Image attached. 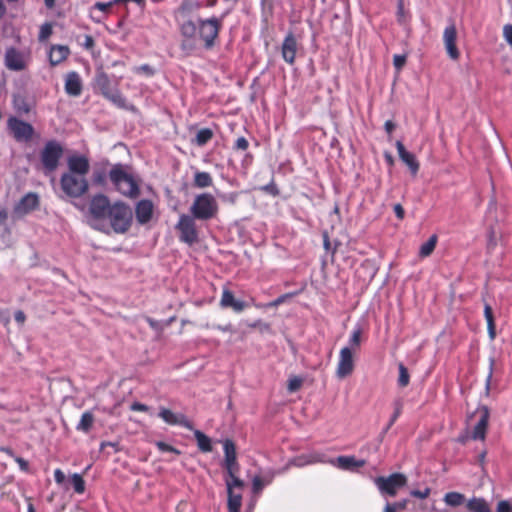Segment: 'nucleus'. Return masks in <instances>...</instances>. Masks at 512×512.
Returning <instances> with one entry per match:
<instances>
[{"label": "nucleus", "instance_id": "obj_42", "mask_svg": "<svg viewBox=\"0 0 512 512\" xmlns=\"http://www.w3.org/2000/svg\"><path fill=\"white\" fill-rule=\"evenodd\" d=\"M105 98L120 108H124L126 106V99L119 91L111 92Z\"/></svg>", "mask_w": 512, "mask_h": 512}, {"label": "nucleus", "instance_id": "obj_44", "mask_svg": "<svg viewBox=\"0 0 512 512\" xmlns=\"http://www.w3.org/2000/svg\"><path fill=\"white\" fill-rule=\"evenodd\" d=\"M52 32H53L52 24L49 22L44 23L40 27V32H39V36H38L39 41L47 40L52 35Z\"/></svg>", "mask_w": 512, "mask_h": 512}, {"label": "nucleus", "instance_id": "obj_48", "mask_svg": "<svg viewBox=\"0 0 512 512\" xmlns=\"http://www.w3.org/2000/svg\"><path fill=\"white\" fill-rule=\"evenodd\" d=\"M406 60H407L406 55L395 54L393 56V65H394L395 69L397 71L402 70V68L406 64Z\"/></svg>", "mask_w": 512, "mask_h": 512}, {"label": "nucleus", "instance_id": "obj_11", "mask_svg": "<svg viewBox=\"0 0 512 512\" xmlns=\"http://www.w3.org/2000/svg\"><path fill=\"white\" fill-rule=\"evenodd\" d=\"M40 206V198L37 193H26L13 207V216L22 218L27 214L37 210Z\"/></svg>", "mask_w": 512, "mask_h": 512}, {"label": "nucleus", "instance_id": "obj_41", "mask_svg": "<svg viewBox=\"0 0 512 512\" xmlns=\"http://www.w3.org/2000/svg\"><path fill=\"white\" fill-rule=\"evenodd\" d=\"M107 179V173L105 169H97L92 174V181L95 185L105 186Z\"/></svg>", "mask_w": 512, "mask_h": 512}, {"label": "nucleus", "instance_id": "obj_27", "mask_svg": "<svg viewBox=\"0 0 512 512\" xmlns=\"http://www.w3.org/2000/svg\"><path fill=\"white\" fill-rule=\"evenodd\" d=\"M95 86L100 90L101 94L106 97L111 93V81L107 73L100 71L95 76Z\"/></svg>", "mask_w": 512, "mask_h": 512}, {"label": "nucleus", "instance_id": "obj_51", "mask_svg": "<svg viewBox=\"0 0 512 512\" xmlns=\"http://www.w3.org/2000/svg\"><path fill=\"white\" fill-rule=\"evenodd\" d=\"M322 238H323L324 249L327 252L331 251L332 255H334L336 253V248H333V249L331 248V242H330L329 234L327 231H323Z\"/></svg>", "mask_w": 512, "mask_h": 512}, {"label": "nucleus", "instance_id": "obj_10", "mask_svg": "<svg viewBox=\"0 0 512 512\" xmlns=\"http://www.w3.org/2000/svg\"><path fill=\"white\" fill-rule=\"evenodd\" d=\"M112 204L109 198L102 194L94 195L89 202V213L94 220L102 221L107 219Z\"/></svg>", "mask_w": 512, "mask_h": 512}, {"label": "nucleus", "instance_id": "obj_8", "mask_svg": "<svg viewBox=\"0 0 512 512\" xmlns=\"http://www.w3.org/2000/svg\"><path fill=\"white\" fill-rule=\"evenodd\" d=\"M196 218L190 214H182L175 226L179 232V240L188 245H193L198 241V231L196 228Z\"/></svg>", "mask_w": 512, "mask_h": 512}, {"label": "nucleus", "instance_id": "obj_47", "mask_svg": "<svg viewBox=\"0 0 512 512\" xmlns=\"http://www.w3.org/2000/svg\"><path fill=\"white\" fill-rule=\"evenodd\" d=\"M248 327L251 329L258 328L261 332H269L271 330V326L269 323H265L262 320L258 319L252 323L248 324Z\"/></svg>", "mask_w": 512, "mask_h": 512}, {"label": "nucleus", "instance_id": "obj_54", "mask_svg": "<svg viewBox=\"0 0 512 512\" xmlns=\"http://www.w3.org/2000/svg\"><path fill=\"white\" fill-rule=\"evenodd\" d=\"M503 36L508 44L512 47V25L506 24L503 27Z\"/></svg>", "mask_w": 512, "mask_h": 512}, {"label": "nucleus", "instance_id": "obj_38", "mask_svg": "<svg viewBox=\"0 0 512 512\" xmlns=\"http://www.w3.org/2000/svg\"><path fill=\"white\" fill-rule=\"evenodd\" d=\"M70 482L73 486L75 493L83 494L85 492V489H86L85 480L83 479V477L80 474L74 473L70 477Z\"/></svg>", "mask_w": 512, "mask_h": 512}, {"label": "nucleus", "instance_id": "obj_33", "mask_svg": "<svg viewBox=\"0 0 512 512\" xmlns=\"http://www.w3.org/2000/svg\"><path fill=\"white\" fill-rule=\"evenodd\" d=\"M443 500L446 505L451 507H458L463 504L466 505L467 502L465 495L460 492H448L444 495Z\"/></svg>", "mask_w": 512, "mask_h": 512}, {"label": "nucleus", "instance_id": "obj_57", "mask_svg": "<svg viewBox=\"0 0 512 512\" xmlns=\"http://www.w3.org/2000/svg\"><path fill=\"white\" fill-rule=\"evenodd\" d=\"M82 46L86 50H92L94 48V46H95L94 38L91 35H85L84 42H83Z\"/></svg>", "mask_w": 512, "mask_h": 512}, {"label": "nucleus", "instance_id": "obj_22", "mask_svg": "<svg viewBox=\"0 0 512 512\" xmlns=\"http://www.w3.org/2000/svg\"><path fill=\"white\" fill-rule=\"evenodd\" d=\"M65 92L72 97H77L82 93V80L76 71H71L65 76Z\"/></svg>", "mask_w": 512, "mask_h": 512}, {"label": "nucleus", "instance_id": "obj_6", "mask_svg": "<svg viewBox=\"0 0 512 512\" xmlns=\"http://www.w3.org/2000/svg\"><path fill=\"white\" fill-rule=\"evenodd\" d=\"M63 155L62 146L55 140L48 141L41 151L40 158L46 172H53L57 169Z\"/></svg>", "mask_w": 512, "mask_h": 512}, {"label": "nucleus", "instance_id": "obj_37", "mask_svg": "<svg viewBox=\"0 0 512 512\" xmlns=\"http://www.w3.org/2000/svg\"><path fill=\"white\" fill-rule=\"evenodd\" d=\"M213 131L209 128L200 129L195 138V142L198 146H204L213 138Z\"/></svg>", "mask_w": 512, "mask_h": 512}, {"label": "nucleus", "instance_id": "obj_2", "mask_svg": "<svg viewBox=\"0 0 512 512\" xmlns=\"http://www.w3.org/2000/svg\"><path fill=\"white\" fill-rule=\"evenodd\" d=\"M108 177L114 188L122 196L136 199L140 195V184L135 176L128 172V166L117 163L112 166Z\"/></svg>", "mask_w": 512, "mask_h": 512}, {"label": "nucleus", "instance_id": "obj_60", "mask_svg": "<svg viewBox=\"0 0 512 512\" xmlns=\"http://www.w3.org/2000/svg\"><path fill=\"white\" fill-rule=\"evenodd\" d=\"M393 210H394V213L396 215V217L399 219V220H403L404 217H405V210L403 208V206L399 203L395 204L393 206Z\"/></svg>", "mask_w": 512, "mask_h": 512}, {"label": "nucleus", "instance_id": "obj_1", "mask_svg": "<svg viewBox=\"0 0 512 512\" xmlns=\"http://www.w3.org/2000/svg\"><path fill=\"white\" fill-rule=\"evenodd\" d=\"M223 18L224 16L220 18L213 16L206 19L199 18L196 22L192 20L184 21L179 28L183 37L180 45L181 50L187 54L194 51L196 37L203 43L206 50H211L218 41L223 26Z\"/></svg>", "mask_w": 512, "mask_h": 512}, {"label": "nucleus", "instance_id": "obj_25", "mask_svg": "<svg viewBox=\"0 0 512 512\" xmlns=\"http://www.w3.org/2000/svg\"><path fill=\"white\" fill-rule=\"evenodd\" d=\"M70 55V49L66 45H52L49 52V63L57 66L64 62Z\"/></svg>", "mask_w": 512, "mask_h": 512}, {"label": "nucleus", "instance_id": "obj_58", "mask_svg": "<svg viewBox=\"0 0 512 512\" xmlns=\"http://www.w3.org/2000/svg\"><path fill=\"white\" fill-rule=\"evenodd\" d=\"M262 190L273 195V196L279 195V189L277 188V186L274 183L265 185L264 187H262Z\"/></svg>", "mask_w": 512, "mask_h": 512}, {"label": "nucleus", "instance_id": "obj_46", "mask_svg": "<svg viewBox=\"0 0 512 512\" xmlns=\"http://www.w3.org/2000/svg\"><path fill=\"white\" fill-rule=\"evenodd\" d=\"M156 447L161 452H171V453H175L177 455L181 454L180 450H178L177 448H175L172 445L165 443L163 441L156 442Z\"/></svg>", "mask_w": 512, "mask_h": 512}, {"label": "nucleus", "instance_id": "obj_4", "mask_svg": "<svg viewBox=\"0 0 512 512\" xmlns=\"http://www.w3.org/2000/svg\"><path fill=\"white\" fill-rule=\"evenodd\" d=\"M107 219L114 232L125 233L131 226L132 211L124 202L116 201L112 204Z\"/></svg>", "mask_w": 512, "mask_h": 512}, {"label": "nucleus", "instance_id": "obj_56", "mask_svg": "<svg viewBox=\"0 0 512 512\" xmlns=\"http://www.w3.org/2000/svg\"><path fill=\"white\" fill-rule=\"evenodd\" d=\"M137 72L143 73L147 76H153L155 70L148 64H143L137 68Z\"/></svg>", "mask_w": 512, "mask_h": 512}, {"label": "nucleus", "instance_id": "obj_39", "mask_svg": "<svg viewBox=\"0 0 512 512\" xmlns=\"http://www.w3.org/2000/svg\"><path fill=\"white\" fill-rule=\"evenodd\" d=\"M399 377H398V386L404 388L409 385L410 375L408 369L405 367L403 363H399L398 365Z\"/></svg>", "mask_w": 512, "mask_h": 512}, {"label": "nucleus", "instance_id": "obj_40", "mask_svg": "<svg viewBox=\"0 0 512 512\" xmlns=\"http://www.w3.org/2000/svg\"><path fill=\"white\" fill-rule=\"evenodd\" d=\"M225 483L227 486V492L234 491V488L242 489L244 487V481L241 480L238 475L226 477Z\"/></svg>", "mask_w": 512, "mask_h": 512}, {"label": "nucleus", "instance_id": "obj_61", "mask_svg": "<svg viewBox=\"0 0 512 512\" xmlns=\"http://www.w3.org/2000/svg\"><path fill=\"white\" fill-rule=\"evenodd\" d=\"M14 460L16 461V463L19 465L20 469L24 472H27L29 470V463L27 460H25L24 458L22 457H19V456H16L14 458Z\"/></svg>", "mask_w": 512, "mask_h": 512}, {"label": "nucleus", "instance_id": "obj_12", "mask_svg": "<svg viewBox=\"0 0 512 512\" xmlns=\"http://www.w3.org/2000/svg\"><path fill=\"white\" fill-rule=\"evenodd\" d=\"M224 464L227 477L236 476L240 473V464L237 460L235 443L231 439H226L223 443Z\"/></svg>", "mask_w": 512, "mask_h": 512}, {"label": "nucleus", "instance_id": "obj_43", "mask_svg": "<svg viewBox=\"0 0 512 512\" xmlns=\"http://www.w3.org/2000/svg\"><path fill=\"white\" fill-rule=\"evenodd\" d=\"M402 408H403V405L400 401L395 402L394 413L392 414L390 421L387 424L384 432H387L393 426V424L397 421V419L399 418V416L402 413Z\"/></svg>", "mask_w": 512, "mask_h": 512}, {"label": "nucleus", "instance_id": "obj_9", "mask_svg": "<svg viewBox=\"0 0 512 512\" xmlns=\"http://www.w3.org/2000/svg\"><path fill=\"white\" fill-rule=\"evenodd\" d=\"M31 57L15 47H8L4 55V65L10 71H24L28 68Z\"/></svg>", "mask_w": 512, "mask_h": 512}, {"label": "nucleus", "instance_id": "obj_17", "mask_svg": "<svg viewBox=\"0 0 512 512\" xmlns=\"http://www.w3.org/2000/svg\"><path fill=\"white\" fill-rule=\"evenodd\" d=\"M219 305L223 309L231 308L234 312L240 313L251 305L242 300H237L231 290L223 288Z\"/></svg>", "mask_w": 512, "mask_h": 512}, {"label": "nucleus", "instance_id": "obj_23", "mask_svg": "<svg viewBox=\"0 0 512 512\" xmlns=\"http://www.w3.org/2000/svg\"><path fill=\"white\" fill-rule=\"evenodd\" d=\"M135 215L138 223L146 224L153 216V203L151 200H140L135 207Z\"/></svg>", "mask_w": 512, "mask_h": 512}, {"label": "nucleus", "instance_id": "obj_14", "mask_svg": "<svg viewBox=\"0 0 512 512\" xmlns=\"http://www.w3.org/2000/svg\"><path fill=\"white\" fill-rule=\"evenodd\" d=\"M354 351L351 348H342L339 353V360L336 368V375L343 379L354 371Z\"/></svg>", "mask_w": 512, "mask_h": 512}, {"label": "nucleus", "instance_id": "obj_52", "mask_svg": "<svg viewBox=\"0 0 512 512\" xmlns=\"http://www.w3.org/2000/svg\"><path fill=\"white\" fill-rule=\"evenodd\" d=\"M430 493H431V489L429 487H426L424 490H412L410 492L411 496L420 498V499H425V498L429 497Z\"/></svg>", "mask_w": 512, "mask_h": 512}, {"label": "nucleus", "instance_id": "obj_18", "mask_svg": "<svg viewBox=\"0 0 512 512\" xmlns=\"http://www.w3.org/2000/svg\"><path fill=\"white\" fill-rule=\"evenodd\" d=\"M476 414L479 416V419L473 429L472 438L474 440H484L488 428L490 412L486 406H481L476 410Z\"/></svg>", "mask_w": 512, "mask_h": 512}, {"label": "nucleus", "instance_id": "obj_31", "mask_svg": "<svg viewBox=\"0 0 512 512\" xmlns=\"http://www.w3.org/2000/svg\"><path fill=\"white\" fill-rule=\"evenodd\" d=\"M95 421V417L91 411H85L79 423L76 426V430L81 431L83 433H88L93 427Z\"/></svg>", "mask_w": 512, "mask_h": 512}, {"label": "nucleus", "instance_id": "obj_64", "mask_svg": "<svg viewBox=\"0 0 512 512\" xmlns=\"http://www.w3.org/2000/svg\"><path fill=\"white\" fill-rule=\"evenodd\" d=\"M391 505L395 508L396 511L404 510L408 505V500L404 499L398 502L391 503Z\"/></svg>", "mask_w": 512, "mask_h": 512}, {"label": "nucleus", "instance_id": "obj_53", "mask_svg": "<svg viewBox=\"0 0 512 512\" xmlns=\"http://www.w3.org/2000/svg\"><path fill=\"white\" fill-rule=\"evenodd\" d=\"M512 507L511 504L506 500H501L498 502L496 507V512H511Z\"/></svg>", "mask_w": 512, "mask_h": 512}, {"label": "nucleus", "instance_id": "obj_28", "mask_svg": "<svg viewBox=\"0 0 512 512\" xmlns=\"http://www.w3.org/2000/svg\"><path fill=\"white\" fill-rule=\"evenodd\" d=\"M298 293L299 292H290V293L282 294L279 297H277L275 300H273V301H271V302H269L267 304L256 303L255 299L251 298V305L256 307V308H273V307H278L279 305L285 303L288 299L298 295Z\"/></svg>", "mask_w": 512, "mask_h": 512}, {"label": "nucleus", "instance_id": "obj_45", "mask_svg": "<svg viewBox=\"0 0 512 512\" xmlns=\"http://www.w3.org/2000/svg\"><path fill=\"white\" fill-rule=\"evenodd\" d=\"M302 383H303L302 378H300L298 376H294L288 380L287 390L291 393L296 392L301 388Z\"/></svg>", "mask_w": 512, "mask_h": 512}, {"label": "nucleus", "instance_id": "obj_3", "mask_svg": "<svg viewBox=\"0 0 512 512\" xmlns=\"http://www.w3.org/2000/svg\"><path fill=\"white\" fill-rule=\"evenodd\" d=\"M219 205L211 193L205 192L195 196L191 206L190 215L200 221H208L217 217Z\"/></svg>", "mask_w": 512, "mask_h": 512}, {"label": "nucleus", "instance_id": "obj_35", "mask_svg": "<svg viewBox=\"0 0 512 512\" xmlns=\"http://www.w3.org/2000/svg\"><path fill=\"white\" fill-rule=\"evenodd\" d=\"M437 240L438 238L435 234L430 236V238L420 246L419 256L422 258L430 256L436 247Z\"/></svg>", "mask_w": 512, "mask_h": 512}, {"label": "nucleus", "instance_id": "obj_24", "mask_svg": "<svg viewBox=\"0 0 512 512\" xmlns=\"http://www.w3.org/2000/svg\"><path fill=\"white\" fill-rule=\"evenodd\" d=\"M117 3H114V0H111L107 3L104 2H96L91 7V19L95 23H101L103 19L110 13L111 8L116 5Z\"/></svg>", "mask_w": 512, "mask_h": 512}, {"label": "nucleus", "instance_id": "obj_49", "mask_svg": "<svg viewBox=\"0 0 512 512\" xmlns=\"http://www.w3.org/2000/svg\"><path fill=\"white\" fill-rule=\"evenodd\" d=\"M265 486L263 479L260 476H255L252 480V491L255 494L260 493Z\"/></svg>", "mask_w": 512, "mask_h": 512}, {"label": "nucleus", "instance_id": "obj_19", "mask_svg": "<svg viewBox=\"0 0 512 512\" xmlns=\"http://www.w3.org/2000/svg\"><path fill=\"white\" fill-rule=\"evenodd\" d=\"M158 415L165 423L169 425H180L187 429L192 428L191 422L186 418L184 414H176L168 408L161 407Z\"/></svg>", "mask_w": 512, "mask_h": 512}, {"label": "nucleus", "instance_id": "obj_13", "mask_svg": "<svg viewBox=\"0 0 512 512\" xmlns=\"http://www.w3.org/2000/svg\"><path fill=\"white\" fill-rule=\"evenodd\" d=\"M8 129L17 141H29L31 140L34 128L31 124L20 120L16 117H10L8 119Z\"/></svg>", "mask_w": 512, "mask_h": 512}, {"label": "nucleus", "instance_id": "obj_5", "mask_svg": "<svg viewBox=\"0 0 512 512\" xmlns=\"http://www.w3.org/2000/svg\"><path fill=\"white\" fill-rule=\"evenodd\" d=\"M62 191L71 198H80L89 190V183L84 176L63 173L60 178Z\"/></svg>", "mask_w": 512, "mask_h": 512}, {"label": "nucleus", "instance_id": "obj_30", "mask_svg": "<svg viewBox=\"0 0 512 512\" xmlns=\"http://www.w3.org/2000/svg\"><path fill=\"white\" fill-rule=\"evenodd\" d=\"M213 184V178L210 173L204 171H197L194 174L193 185L196 188L204 189Z\"/></svg>", "mask_w": 512, "mask_h": 512}, {"label": "nucleus", "instance_id": "obj_50", "mask_svg": "<svg viewBox=\"0 0 512 512\" xmlns=\"http://www.w3.org/2000/svg\"><path fill=\"white\" fill-rule=\"evenodd\" d=\"M248 147H249V142L243 136L237 138V140L235 141L234 146H233V148L235 150H241V151H246L248 149Z\"/></svg>", "mask_w": 512, "mask_h": 512}, {"label": "nucleus", "instance_id": "obj_63", "mask_svg": "<svg viewBox=\"0 0 512 512\" xmlns=\"http://www.w3.org/2000/svg\"><path fill=\"white\" fill-rule=\"evenodd\" d=\"M15 321L20 325L24 324L26 321V315L22 310H17L14 314Z\"/></svg>", "mask_w": 512, "mask_h": 512}, {"label": "nucleus", "instance_id": "obj_20", "mask_svg": "<svg viewBox=\"0 0 512 512\" xmlns=\"http://www.w3.org/2000/svg\"><path fill=\"white\" fill-rule=\"evenodd\" d=\"M69 171L67 173H73V175L86 176L89 172L90 164L86 156H70L67 161Z\"/></svg>", "mask_w": 512, "mask_h": 512}, {"label": "nucleus", "instance_id": "obj_34", "mask_svg": "<svg viewBox=\"0 0 512 512\" xmlns=\"http://www.w3.org/2000/svg\"><path fill=\"white\" fill-rule=\"evenodd\" d=\"M227 493H228V502H227L228 511L240 512V509L242 506V495L235 493L234 491H230Z\"/></svg>", "mask_w": 512, "mask_h": 512}, {"label": "nucleus", "instance_id": "obj_15", "mask_svg": "<svg viewBox=\"0 0 512 512\" xmlns=\"http://www.w3.org/2000/svg\"><path fill=\"white\" fill-rule=\"evenodd\" d=\"M298 51V42L293 34V32H288L284 37L283 42L281 44V55L283 60L289 64L293 65L296 60V54Z\"/></svg>", "mask_w": 512, "mask_h": 512}, {"label": "nucleus", "instance_id": "obj_16", "mask_svg": "<svg viewBox=\"0 0 512 512\" xmlns=\"http://www.w3.org/2000/svg\"><path fill=\"white\" fill-rule=\"evenodd\" d=\"M457 30L455 25L452 23L447 26L443 33V42L445 45L446 52L452 60H457L460 57V52L456 45Z\"/></svg>", "mask_w": 512, "mask_h": 512}, {"label": "nucleus", "instance_id": "obj_59", "mask_svg": "<svg viewBox=\"0 0 512 512\" xmlns=\"http://www.w3.org/2000/svg\"><path fill=\"white\" fill-rule=\"evenodd\" d=\"M130 409L132 411H137V412H147L149 410V407L140 402H133L130 406Z\"/></svg>", "mask_w": 512, "mask_h": 512}, {"label": "nucleus", "instance_id": "obj_55", "mask_svg": "<svg viewBox=\"0 0 512 512\" xmlns=\"http://www.w3.org/2000/svg\"><path fill=\"white\" fill-rule=\"evenodd\" d=\"M484 316H485V319L487 321V324L495 323L494 316H493V310H492V307L489 304H485Z\"/></svg>", "mask_w": 512, "mask_h": 512}, {"label": "nucleus", "instance_id": "obj_7", "mask_svg": "<svg viewBox=\"0 0 512 512\" xmlns=\"http://www.w3.org/2000/svg\"><path fill=\"white\" fill-rule=\"evenodd\" d=\"M374 482L381 494L394 497L406 485L407 477L402 473H393L388 477L379 476Z\"/></svg>", "mask_w": 512, "mask_h": 512}, {"label": "nucleus", "instance_id": "obj_62", "mask_svg": "<svg viewBox=\"0 0 512 512\" xmlns=\"http://www.w3.org/2000/svg\"><path fill=\"white\" fill-rule=\"evenodd\" d=\"M54 479L57 484H62L65 481V474L61 469H56L54 471Z\"/></svg>", "mask_w": 512, "mask_h": 512}, {"label": "nucleus", "instance_id": "obj_32", "mask_svg": "<svg viewBox=\"0 0 512 512\" xmlns=\"http://www.w3.org/2000/svg\"><path fill=\"white\" fill-rule=\"evenodd\" d=\"M194 436H195V439L197 441V446L200 451H202L204 453H208V452L212 451L213 447H212L211 439L206 434H204L200 430H195Z\"/></svg>", "mask_w": 512, "mask_h": 512}, {"label": "nucleus", "instance_id": "obj_29", "mask_svg": "<svg viewBox=\"0 0 512 512\" xmlns=\"http://www.w3.org/2000/svg\"><path fill=\"white\" fill-rule=\"evenodd\" d=\"M338 467L344 470H350L353 468H360L365 465L364 460H357L353 456H339L337 458Z\"/></svg>", "mask_w": 512, "mask_h": 512}, {"label": "nucleus", "instance_id": "obj_36", "mask_svg": "<svg viewBox=\"0 0 512 512\" xmlns=\"http://www.w3.org/2000/svg\"><path fill=\"white\" fill-rule=\"evenodd\" d=\"M361 336H362L361 327H356L351 333V336L349 339V345L346 346L345 348H351V351L356 352L360 348V345H361Z\"/></svg>", "mask_w": 512, "mask_h": 512}, {"label": "nucleus", "instance_id": "obj_26", "mask_svg": "<svg viewBox=\"0 0 512 512\" xmlns=\"http://www.w3.org/2000/svg\"><path fill=\"white\" fill-rule=\"evenodd\" d=\"M469 512H492L488 502L482 497H472L466 502Z\"/></svg>", "mask_w": 512, "mask_h": 512}, {"label": "nucleus", "instance_id": "obj_21", "mask_svg": "<svg viewBox=\"0 0 512 512\" xmlns=\"http://www.w3.org/2000/svg\"><path fill=\"white\" fill-rule=\"evenodd\" d=\"M396 148L399 158L408 166L413 176L417 175L420 164L416 159L415 155L406 150L404 144L401 141L396 142Z\"/></svg>", "mask_w": 512, "mask_h": 512}]
</instances>
